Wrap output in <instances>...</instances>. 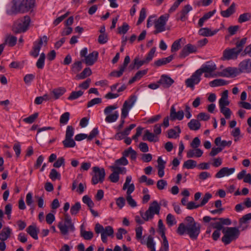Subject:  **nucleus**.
<instances>
[{
	"instance_id": "f257e3e1",
	"label": "nucleus",
	"mask_w": 251,
	"mask_h": 251,
	"mask_svg": "<svg viewBox=\"0 0 251 251\" xmlns=\"http://www.w3.org/2000/svg\"><path fill=\"white\" fill-rule=\"evenodd\" d=\"M160 209V207L157 201H154L151 203L148 209L145 213L142 211H140L142 219L139 216H136L135 217V220L139 224H143L145 221H148L152 219L154 214H159Z\"/></svg>"
},
{
	"instance_id": "f03ea898",
	"label": "nucleus",
	"mask_w": 251,
	"mask_h": 251,
	"mask_svg": "<svg viewBox=\"0 0 251 251\" xmlns=\"http://www.w3.org/2000/svg\"><path fill=\"white\" fill-rule=\"evenodd\" d=\"M200 231L201 226L199 223L192 225H185L183 223H181L179 225L176 230L179 235H183L186 233L193 240L197 239Z\"/></svg>"
},
{
	"instance_id": "7ed1b4c3",
	"label": "nucleus",
	"mask_w": 251,
	"mask_h": 251,
	"mask_svg": "<svg viewBox=\"0 0 251 251\" xmlns=\"http://www.w3.org/2000/svg\"><path fill=\"white\" fill-rule=\"evenodd\" d=\"M223 233L224 236L221 240L225 245H227L238 238L240 230L235 227H226L223 230Z\"/></svg>"
},
{
	"instance_id": "20e7f679",
	"label": "nucleus",
	"mask_w": 251,
	"mask_h": 251,
	"mask_svg": "<svg viewBox=\"0 0 251 251\" xmlns=\"http://www.w3.org/2000/svg\"><path fill=\"white\" fill-rule=\"evenodd\" d=\"M137 97L135 96H131L129 99L126 100L124 103L122 108L121 121L120 124L118 126L119 129H121L125 123V119L127 116L129 110L132 107L135 103Z\"/></svg>"
},
{
	"instance_id": "39448f33",
	"label": "nucleus",
	"mask_w": 251,
	"mask_h": 251,
	"mask_svg": "<svg viewBox=\"0 0 251 251\" xmlns=\"http://www.w3.org/2000/svg\"><path fill=\"white\" fill-rule=\"evenodd\" d=\"M58 227L64 235H67L69 231H74L75 229L72 219L68 213L65 214L64 221L59 222Z\"/></svg>"
},
{
	"instance_id": "423d86ee",
	"label": "nucleus",
	"mask_w": 251,
	"mask_h": 251,
	"mask_svg": "<svg viewBox=\"0 0 251 251\" xmlns=\"http://www.w3.org/2000/svg\"><path fill=\"white\" fill-rule=\"evenodd\" d=\"M31 22L30 17L29 16H25L23 20L15 22L12 27V31L14 33H20L27 30Z\"/></svg>"
},
{
	"instance_id": "0eeeda50",
	"label": "nucleus",
	"mask_w": 251,
	"mask_h": 251,
	"mask_svg": "<svg viewBox=\"0 0 251 251\" xmlns=\"http://www.w3.org/2000/svg\"><path fill=\"white\" fill-rule=\"evenodd\" d=\"M92 177L91 182L93 185H96L98 183H102L104 180L105 176V170L103 168H100L99 167L95 166L93 168Z\"/></svg>"
},
{
	"instance_id": "6e6552de",
	"label": "nucleus",
	"mask_w": 251,
	"mask_h": 251,
	"mask_svg": "<svg viewBox=\"0 0 251 251\" xmlns=\"http://www.w3.org/2000/svg\"><path fill=\"white\" fill-rule=\"evenodd\" d=\"M118 108L117 104L109 105L105 107L104 110V113L107 115L105 118V121L107 123H113L115 122L119 117V113L117 111H115L113 114H110L112 111Z\"/></svg>"
},
{
	"instance_id": "1a4fd4ad",
	"label": "nucleus",
	"mask_w": 251,
	"mask_h": 251,
	"mask_svg": "<svg viewBox=\"0 0 251 251\" xmlns=\"http://www.w3.org/2000/svg\"><path fill=\"white\" fill-rule=\"evenodd\" d=\"M169 18V14H165L161 15L158 19L155 22L154 26L156 30L154 33H157L161 32L165 30V25L168 19Z\"/></svg>"
},
{
	"instance_id": "9d476101",
	"label": "nucleus",
	"mask_w": 251,
	"mask_h": 251,
	"mask_svg": "<svg viewBox=\"0 0 251 251\" xmlns=\"http://www.w3.org/2000/svg\"><path fill=\"white\" fill-rule=\"evenodd\" d=\"M20 0H12L8 5L6 12L9 15H15L22 13Z\"/></svg>"
},
{
	"instance_id": "9b49d317",
	"label": "nucleus",
	"mask_w": 251,
	"mask_h": 251,
	"mask_svg": "<svg viewBox=\"0 0 251 251\" xmlns=\"http://www.w3.org/2000/svg\"><path fill=\"white\" fill-rule=\"evenodd\" d=\"M201 74L198 70L196 71L190 78L186 79L185 84L186 86L193 90L195 85L199 84L201 81Z\"/></svg>"
},
{
	"instance_id": "f8f14e48",
	"label": "nucleus",
	"mask_w": 251,
	"mask_h": 251,
	"mask_svg": "<svg viewBox=\"0 0 251 251\" xmlns=\"http://www.w3.org/2000/svg\"><path fill=\"white\" fill-rule=\"evenodd\" d=\"M216 69L217 67L215 63L212 61H209L203 64L201 68L197 70L201 75L203 73H212Z\"/></svg>"
},
{
	"instance_id": "ddd939ff",
	"label": "nucleus",
	"mask_w": 251,
	"mask_h": 251,
	"mask_svg": "<svg viewBox=\"0 0 251 251\" xmlns=\"http://www.w3.org/2000/svg\"><path fill=\"white\" fill-rule=\"evenodd\" d=\"M197 51V48L196 46L188 44L183 48L179 53V56L180 58H184L189 54L196 52Z\"/></svg>"
},
{
	"instance_id": "4468645a",
	"label": "nucleus",
	"mask_w": 251,
	"mask_h": 251,
	"mask_svg": "<svg viewBox=\"0 0 251 251\" xmlns=\"http://www.w3.org/2000/svg\"><path fill=\"white\" fill-rule=\"evenodd\" d=\"M239 52L234 48L226 49L223 52V59L224 60L235 59L237 58Z\"/></svg>"
},
{
	"instance_id": "2eb2a0df",
	"label": "nucleus",
	"mask_w": 251,
	"mask_h": 251,
	"mask_svg": "<svg viewBox=\"0 0 251 251\" xmlns=\"http://www.w3.org/2000/svg\"><path fill=\"white\" fill-rule=\"evenodd\" d=\"M47 37L44 36L40 38L37 41L34 42V47L33 51H32V56L35 57H37L39 53L40 49L43 45V42L45 43L47 42Z\"/></svg>"
},
{
	"instance_id": "dca6fc26",
	"label": "nucleus",
	"mask_w": 251,
	"mask_h": 251,
	"mask_svg": "<svg viewBox=\"0 0 251 251\" xmlns=\"http://www.w3.org/2000/svg\"><path fill=\"white\" fill-rule=\"evenodd\" d=\"M174 82V80L166 75H162L158 81V83H159L164 88L170 87Z\"/></svg>"
},
{
	"instance_id": "f3484780",
	"label": "nucleus",
	"mask_w": 251,
	"mask_h": 251,
	"mask_svg": "<svg viewBox=\"0 0 251 251\" xmlns=\"http://www.w3.org/2000/svg\"><path fill=\"white\" fill-rule=\"evenodd\" d=\"M234 168L223 167L215 175V177L220 178L225 176H228L235 172Z\"/></svg>"
},
{
	"instance_id": "a211bd4d",
	"label": "nucleus",
	"mask_w": 251,
	"mask_h": 251,
	"mask_svg": "<svg viewBox=\"0 0 251 251\" xmlns=\"http://www.w3.org/2000/svg\"><path fill=\"white\" fill-rule=\"evenodd\" d=\"M170 117L171 120H178L180 121L184 117V112L182 110H179L176 112L175 106L173 105L171 107Z\"/></svg>"
},
{
	"instance_id": "6ab92c4d",
	"label": "nucleus",
	"mask_w": 251,
	"mask_h": 251,
	"mask_svg": "<svg viewBox=\"0 0 251 251\" xmlns=\"http://www.w3.org/2000/svg\"><path fill=\"white\" fill-rule=\"evenodd\" d=\"M239 69L242 73H251V59H245L241 61L239 64Z\"/></svg>"
},
{
	"instance_id": "aec40b11",
	"label": "nucleus",
	"mask_w": 251,
	"mask_h": 251,
	"mask_svg": "<svg viewBox=\"0 0 251 251\" xmlns=\"http://www.w3.org/2000/svg\"><path fill=\"white\" fill-rule=\"evenodd\" d=\"M210 226L215 230L212 234V238L214 241H217L221 235V231L223 232V228L220 224H214L211 222L210 224Z\"/></svg>"
},
{
	"instance_id": "412c9836",
	"label": "nucleus",
	"mask_w": 251,
	"mask_h": 251,
	"mask_svg": "<svg viewBox=\"0 0 251 251\" xmlns=\"http://www.w3.org/2000/svg\"><path fill=\"white\" fill-rule=\"evenodd\" d=\"M238 73V69L236 68L227 67L219 73V76L223 77H230L232 75H236Z\"/></svg>"
},
{
	"instance_id": "4be33fe9",
	"label": "nucleus",
	"mask_w": 251,
	"mask_h": 251,
	"mask_svg": "<svg viewBox=\"0 0 251 251\" xmlns=\"http://www.w3.org/2000/svg\"><path fill=\"white\" fill-rule=\"evenodd\" d=\"M99 53L97 51H94L92 53L89 54L84 58L85 63L88 66L93 65L97 61Z\"/></svg>"
},
{
	"instance_id": "5701e85b",
	"label": "nucleus",
	"mask_w": 251,
	"mask_h": 251,
	"mask_svg": "<svg viewBox=\"0 0 251 251\" xmlns=\"http://www.w3.org/2000/svg\"><path fill=\"white\" fill-rule=\"evenodd\" d=\"M114 230L112 226H106L101 234L102 241L105 243L107 241V236L113 237Z\"/></svg>"
},
{
	"instance_id": "b1692460",
	"label": "nucleus",
	"mask_w": 251,
	"mask_h": 251,
	"mask_svg": "<svg viewBox=\"0 0 251 251\" xmlns=\"http://www.w3.org/2000/svg\"><path fill=\"white\" fill-rule=\"evenodd\" d=\"M251 220V213L244 215L239 220V228L241 230L246 229L247 227V224L249 221Z\"/></svg>"
},
{
	"instance_id": "393cba45",
	"label": "nucleus",
	"mask_w": 251,
	"mask_h": 251,
	"mask_svg": "<svg viewBox=\"0 0 251 251\" xmlns=\"http://www.w3.org/2000/svg\"><path fill=\"white\" fill-rule=\"evenodd\" d=\"M228 93L227 90H225L222 93L221 98L219 101L220 108L225 107L229 104V101L228 100Z\"/></svg>"
},
{
	"instance_id": "a878e982",
	"label": "nucleus",
	"mask_w": 251,
	"mask_h": 251,
	"mask_svg": "<svg viewBox=\"0 0 251 251\" xmlns=\"http://www.w3.org/2000/svg\"><path fill=\"white\" fill-rule=\"evenodd\" d=\"M22 13H26L31 8V0H20Z\"/></svg>"
},
{
	"instance_id": "bb28decb",
	"label": "nucleus",
	"mask_w": 251,
	"mask_h": 251,
	"mask_svg": "<svg viewBox=\"0 0 251 251\" xmlns=\"http://www.w3.org/2000/svg\"><path fill=\"white\" fill-rule=\"evenodd\" d=\"M219 30V29H215L212 31L208 27H203L200 29L198 33L201 36L209 37L215 35Z\"/></svg>"
},
{
	"instance_id": "cd10ccee",
	"label": "nucleus",
	"mask_w": 251,
	"mask_h": 251,
	"mask_svg": "<svg viewBox=\"0 0 251 251\" xmlns=\"http://www.w3.org/2000/svg\"><path fill=\"white\" fill-rule=\"evenodd\" d=\"M192 10V7L190 4H187L184 6L181 11L178 14L179 16V20L181 21H185L187 17V15L189 12Z\"/></svg>"
},
{
	"instance_id": "c85d7f7f",
	"label": "nucleus",
	"mask_w": 251,
	"mask_h": 251,
	"mask_svg": "<svg viewBox=\"0 0 251 251\" xmlns=\"http://www.w3.org/2000/svg\"><path fill=\"white\" fill-rule=\"evenodd\" d=\"M65 92V88L63 87H59L53 89L50 93L52 97V99L57 100L59 99L61 96H62Z\"/></svg>"
},
{
	"instance_id": "c756f323",
	"label": "nucleus",
	"mask_w": 251,
	"mask_h": 251,
	"mask_svg": "<svg viewBox=\"0 0 251 251\" xmlns=\"http://www.w3.org/2000/svg\"><path fill=\"white\" fill-rule=\"evenodd\" d=\"M11 231V228L9 227L3 228L0 233V240L1 241L6 240L10 236Z\"/></svg>"
},
{
	"instance_id": "7c9ffc66",
	"label": "nucleus",
	"mask_w": 251,
	"mask_h": 251,
	"mask_svg": "<svg viewBox=\"0 0 251 251\" xmlns=\"http://www.w3.org/2000/svg\"><path fill=\"white\" fill-rule=\"evenodd\" d=\"M235 3L234 2H233L226 10L222 11L221 12V14L223 17H229L235 12Z\"/></svg>"
},
{
	"instance_id": "2f4dec72",
	"label": "nucleus",
	"mask_w": 251,
	"mask_h": 251,
	"mask_svg": "<svg viewBox=\"0 0 251 251\" xmlns=\"http://www.w3.org/2000/svg\"><path fill=\"white\" fill-rule=\"evenodd\" d=\"M203 154V151L200 149H196L195 150H189L187 152V157L188 158H192L194 157H200Z\"/></svg>"
},
{
	"instance_id": "473e14b6",
	"label": "nucleus",
	"mask_w": 251,
	"mask_h": 251,
	"mask_svg": "<svg viewBox=\"0 0 251 251\" xmlns=\"http://www.w3.org/2000/svg\"><path fill=\"white\" fill-rule=\"evenodd\" d=\"M148 72V70H143L138 71L135 75L129 80L128 84H131L135 81L140 79L144 75H146Z\"/></svg>"
},
{
	"instance_id": "72a5a7b5",
	"label": "nucleus",
	"mask_w": 251,
	"mask_h": 251,
	"mask_svg": "<svg viewBox=\"0 0 251 251\" xmlns=\"http://www.w3.org/2000/svg\"><path fill=\"white\" fill-rule=\"evenodd\" d=\"M215 144L217 146H220V147L222 148V150L223 149L226 147L228 146L229 147L231 145L232 141H226V140H221V138L220 137H217L215 139Z\"/></svg>"
},
{
	"instance_id": "f704fd0d",
	"label": "nucleus",
	"mask_w": 251,
	"mask_h": 251,
	"mask_svg": "<svg viewBox=\"0 0 251 251\" xmlns=\"http://www.w3.org/2000/svg\"><path fill=\"white\" fill-rule=\"evenodd\" d=\"M173 55H171L167 57L162 58L161 59L157 60L154 62V65L157 67L165 65L170 62L173 60Z\"/></svg>"
},
{
	"instance_id": "c9c22d12",
	"label": "nucleus",
	"mask_w": 251,
	"mask_h": 251,
	"mask_svg": "<svg viewBox=\"0 0 251 251\" xmlns=\"http://www.w3.org/2000/svg\"><path fill=\"white\" fill-rule=\"evenodd\" d=\"M216 12V10H214L212 11H210L206 14H205L201 18H200L199 20L198 25L199 26L201 27L204 23L209 19L210 17H211L214 13Z\"/></svg>"
},
{
	"instance_id": "e433bc0d",
	"label": "nucleus",
	"mask_w": 251,
	"mask_h": 251,
	"mask_svg": "<svg viewBox=\"0 0 251 251\" xmlns=\"http://www.w3.org/2000/svg\"><path fill=\"white\" fill-rule=\"evenodd\" d=\"M189 128L192 130H197L201 127V124L198 120L192 119L188 123Z\"/></svg>"
},
{
	"instance_id": "4c0bfd02",
	"label": "nucleus",
	"mask_w": 251,
	"mask_h": 251,
	"mask_svg": "<svg viewBox=\"0 0 251 251\" xmlns=\"http://www.w3.org/2000/svg\"><path fill=\"white\" fill-rule=\"evenodd\" d=\"M80 235L85 240H90L93 237V233L92 231H86L83 229V226H81Z\"/></svg>"
},
{
	"instance_id": "58836bf2",
	"label": "nucleus",
	"mask_w": 251,
	"mask_h": 251,
	"mask_svg": "<svg viewBox=\"0 0 251 251\" xmlns=\"http://www.w3.org/2000/svg\"><path fill=\"white\" fill-rule=\"evenodd\" d=\"M92 74L91 70L89 68H85L83 71L76 75V79H82Z\"/></svg>"
},
{
	"instance_id": "ea45409f",
	"label": "nucleus",
	"mask_w": 251,
	"mask_h": 251,
	"mask_svg": "<svg viewBox=\"0 0 251 251\" xmlns=\"http://www.w3.org/2000/svg\"><path fill=\"white\" fill-rule=\"evenodd\" d=\"M227 84V82L223 79H216L209 82V85L212 87L224 86Z\"/></svg>"
},
{
	"instance_id": "a19ab883",
	"label": "nucleus",
	"mask_w": 251,
	"mask_h": 251,
	"mask_svg": "<svg viewBox=\"0 0 251 251\" xmlns=\"http://www.w3.org/2000/svg\"><path fill=\"white\" fill-rule=\"evenodd\" d=\"M247 40V38L245 37L236 42L235 44L236 47L234 48L236 49L238 52L240 53L243 50V48L246 43Z\"/></svg>"
},
{
	"instance_id": "79ce46f5",
	"label": "nucleus",
	"mask_w": 251,
	"mask_h": 251,
	"mask_svg": "<svg viewBox=\"0 0 251 251\" xmlns=\"http://www.w3.org/2000/svg\"><path fill=\"white\" fill-rule=\"evenodd\" d=\"M45 54L44 53H42L36 63V66L38 69H43L44 68L45 65Z\"/></svg>"
},
{
	"instance_id": "37998d69",
	"label": "nucleus",
	"mask_w": 251,
	"mask_h": 251,
	"mask_svg": "<svg viewBox=\"0 0 251 251\" xmlns=\"http://www.w3.org/2000/svg\"><path fill=\"white\" fill-rule=\"evenodd\" d=\"M161 237L163 239L161 247L159 251H169V243L167 238L165 235V233L161 234Z\"/></svg>"
},
{
	"instance_id": "c03bdc74",
	"label": "nucleus",
	"mask_w": 251,
	"mask_h": 251,
	"mask_svg": "<svg viewBox=\"0 0 251 251\" xmlns=\"http://www.w3.org/2000/svg\"><path fill=\"white\" fill-rule=\"evenodd\" d=\"M17 39L15 36L12 35H8L6 38L5 42L4 44H8L10 47L14 46L17 42Z\"/></svg>"
},
{
	"instance_id": "a18cd8bd",
	"label": "nucleus",
	"mask_w": 251,
	"mask_h": 251,
	"mask_svg": "<svg viewBox=\"0 0 251 251\" xmlns=\"http://www.w3.org/2000/svg\"><path fill=\"white\" fill-rule=\"evenodd\" d=\"M62 143L65 148H74L75 146V142L73 138H65Z\"/></svg>"
},
{
	"instance_id": "49530a36",
	"label": "nucleus",
	"mask_w": 251,
	"mask_h": 251,
	"mask_svg": "<svg viewBox=\"0 0 251 251\" xmlns=\"http://www.w3.org/2000/svg\"><path fill=\"white\" fill-rule=\"evenodd\" d=\"M155 135L153 133H151L148 130H146L145 132V134L143 137V140H148L150 142H155L154 139Z\"/></svg>"
},
{
	"instance_id": "de8ad7c7",
	"label": "nucleus",
	"mask_w": 251,
	"mask_h": 251,
	"mask_svg": "<svg viewBox=\"0 0 251 251\" xmlns=\"http://www.w3.org/2000/svg\"><path fill=\"white\" fill-rule=\"evenodd\" d=\"M70 116V114L68 112H66L61 115L59 120L60 124L66 125L69 120Z\"/></svg>"
},
{
	"instance_id": "09e8293b",
	"label": "nucleus",
	"mask_w": 251,
	"mask_h": 251,
	"mask_svg": "<svg viewBox=\"0 0 251 251\" xmlns=\"http://www.w3.org/2000/svg\"><path fill=\"white\" fill-rule=\"evenodd\" d=\"M251 18V14L249 13H245L240 15L238 18V22L239 23H242L249 21Z\"/></svg>"
},
{
	"instance_id": "8fccbe9b",
	"label": "nucleus",
	"mask_w": 251,
	"mask_h": 251,
	"mask_svg": "<svg viewBox=\"0 0 251 251\" xmlns=\"http://www.w3.org/2000/svg\"><path fill=\"white\" fill-rule=\"evenodd\" d=\"M183 166L188 169H193L197 166V162L194 160L189 159L184 162Z\"/></svg>"
},
{
	"instance_id": "3c124183",
	"label": "nucleus",
	"mask_w": 251,
	"mask_h": 251,
	"mask_svg": "<svg viewBox=\"0 0 251 251\" xmlns=\"http://www.w3.org/2000/svg\"><path fill=\"white\" fill-rule=\"evenodd\" d=\"M83 94V92L80 90L78 91H73L70 94L68 99L71 100H75L81 97Z\"/></svg>"
},
{
	"instance_id": "603ef678",
	"label": "nucleus",
	"mask_w": 251,
	"mask_h": 251,
	"mask_svg": "<svg viewBox=\"0 0 251 251\" xmlns=\"http://www.w3.org/2000/svg\"><path fill=\"white\" fill-rule=\"evenodd\" d=\"M218 220H219V221L214 222V223L220 224L221 225L222 228H223V229L224 228H226V227L224 226V225L229 226L231 224V221L228 218L225 219L223 218H220L218 219Z\"/></svg>"
},
{
	"instance_id": "864d4df0",
	"label": "nucleus",
	"mask_w": 251,
	"mask_h": 251,
	"mask_svg": "<svg viewBox=\"0 0 251 251\" xmlns=\"http://www.w3.org/2000/svg\"><path fill=\"white\" fill-rule=\"evenodd\" d=\"M81 208V205L80 202H77L75 204L72 205L71 207L70 213L72 215H75L77 214L79 210Z\"/></svg>"
},
{
	"instance_id": "5fc2aeb1",
	"label": "nucleus",
	"mask_w": 251,
	"mask_h": 251,
	"mask_svg": "<svg viewBox=\"0 0 251 251\" xmlns=\"http://www.w3.org/2000/svg\"><path fill=\"white\" fill-rule=\"evenodd\" d=\"M82 68V61H76L72 65V71L75 73H77L81 70Z\"/></svg>"
},
{
	"instance_id": "6e6d98bb",
	"label": "nucleus",
	"mask_w": 251,
	"mask_h": 251,
	"mask_svg": "<svg viewBox=\"0 0 251 251\" xmlns=\"http://www.w3.org/2000/svg\"><path fill=\"white\" fill-rule=\"evenodd\" d=\"M139 181L140 183L146 182L147 185H152L154 184V181L152 179L148 178L145 175L142 176L139 178Z\"/></svg>"
},
{
	"instance_id": "4d7b16f0",
	"label": "nucleus",
	"mask_w": 251,
	"mask_h": 251,
	"mask_svg": "<svg viewBox=\"0 0 251 251\" xmlns=\"http://www.w3.org/2000/svg\"><path fill=\"white\" fill-rule=\"evenodd\" d=\"M134 65L131 68L133 69L134 67H136L138 69L141 66L144 64H147L144 59L140 60L138 57H135L133 60Z\"/></svg>"
},
{
	"instance_id": "13d9d810",
	"label": "nucleus",
	"mask_w": 251,
	"mask_h": 251,
	"mask_svg": "<svg viewBox=\"0 0 251 251\" xmlns=\"http://www.w3.org/2000/svg\"><path fill=\"white\" fill-rule=\"evenodd\" d=\"M146 17V10L145 8H142L140 12V15L138 20L137 22V25H140L145 20Z\"/></svg>"
},
{
	"instance_id": "bf43d9fd",
	"label": "nucleus",
	"mask_w": 251,
	"mask_h": 251,
	"mask_svg": "<svg viewBox=\"0 0 251 251\" xmlns=\"http://www.w3.org/2000/svg\"><path fill=\"white\" fill-rule=\"evenodd\" d=\"M167 224L169 226H172L176 224L175 217L172 214H168L166 217Z\"/></svg>"
},
{
	"instance_id": "052dcab7",
	"label": "nucleus",
	"mask_w": 251,
	"mask_h": 251,
	"mask_svg": "<svg viewBox=\"0 0 251 251\" xmlns=\"http://www.w3.org/2000/svg\"><path fill=\"white\" fill-rule=\"evenodd\" d=\"M49 176L52 180H55L57 179L60 178V174L54 169L51 170Z\"/></svg>"
},
{
	"instance_id": "680f3d73",
	"label": "nucleus",
	"mask_w": 251,
	"mask_h": 251,
	"mask_svg": "<svg viewBox=\"0 0 251 251\" xmlns=\"http://www.w3.org/2000/svg\"><path fill=\"white\" fill-rule=\"evenodd\" d=\"M113 173L109 176V178L112 182L116 183L119 180V176L118 172L115 170H112Z\"/></svg>"
},
{
	"instance_id": "e2e57ef3",
	"label": "nucleus",
	"mask_w": 251,
	"mask_h": 251,
	"mask_svg": "<svg viewBox=\"0 0 251 251\" xmlns=\"http://www.w3.org/2000/svg\"><path fill=\"white\" fill-rule=\"evenodd\" d=\"M156 50L155 48H152L147 54V57L144 59L147 64H148L153 58Z\"/></svg>"
},
{
	"instance_id": "0e129e2a",
	"label": "nucleus",
	"mask_w": 251,
	"mask_h": 251,
	"mask_svg": "<svg viewBox=\"0 0 251 251\" xmlns=\"http://www.w3.org/2000/svg\"><path fill=\"white\" fill-rule=\"evenodd\" d=\"M124 71L125 70L123 68L120 67L119 71H113L111 72L110 73L109 75L115 77H119L122 75Z\"/></svg>"
},
{
	"instance_id": "69168bd1",
	"label": "nucleus",
	"mask_w": 251,
	"mask_h": 251,
	"mask_svg": "<svg viewBox=\"0 0 251 251\" xmlns=\"http://www.w3.org/2000/svg\"><path fill=\"white\" fill-rule=\"evenodd\" d=\"M220 112L224 115L226 119H228L230 118L231 111L229 108L225 107L220 108Z\"/></svg>"
},
{
	"instance_id": "338daca9",
	"label": "nucleus",
	"mask_w": 251,
	"mask_h": 251,
	"mask_svg": "<svg viewBox=\"0 0 251 251\" xmlns=\"http://www.w3.org/2000/svg\"><path fill=\"white\" fill-rule=\"evenodd\" d=\"M181 39L176 40L172 44L171 47L172 52H176L180 48V41Z\"/></svg>"
},
{
	"instance_id": "774afa93",
	"label": "nucleus",
	"mask_w": 251,
	"mask_h": 251,
	"mask_svg": "<svg viewBox=\"0 0 251 251\" xmlns=\"http://www.w3.org/2000/svg\"><path fill=\"white\" fill-rule=\"evenodd\" d=\"M74 130L72 126H68L66 128L65 138H72L74 134Z\"/></svg>"
}]
</instances>
